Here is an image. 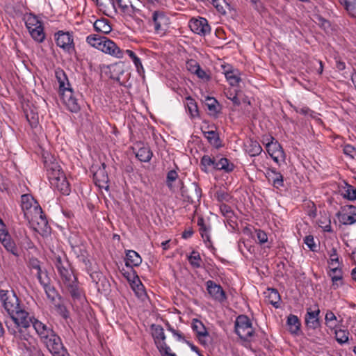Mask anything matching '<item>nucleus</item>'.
<instances>
[{"instance_id":"nucleus-1","label":"nucleus","mask_w":356,"mask_h":356,"mask_svg":"<svg viewBox=\"0 0 356 356\" xmlns=\"http://www.w3.org/2000/svg\"><path fill=\"white\" fill-rule=\"evenodd\" d=\"M0 300L10 318V321H5L10 334L20 339H26L27 330L31 323L29 312L21 307L17 296L13 291L1 289Z\"/></svg>"},{"instance_id":"nucleus-2","label":"nucleus","mask_w":356,"mask_h":356,"mask_svg":"<svg viewBox=\"0 0 356 356\" xmlns=\"http://www.w3.org/2000/svg\"><path fill=\"white\" fill-rule=\"evenodd\" d=\"M21 207L31 227L42 237L44 235V216L40 205L29 194L21 196Z\"/></svg>"},{"instance_id":"nucleus-3","label":"nucleus","mask_w":356,"mask_h":356,"mask_svg":"<svg viewBox=\"0 0 356 356\" xmlns=\"http://www.w3.org/2000/svg\"><path fill=\"white\" fill-rule=\"evenodd\" d=\"M46 175L52 188L63 195L70 194V184L60 165L52 155L46 157Z\"/></svg>"},{"instance_id":"nucleus-4","label":"nucleus","mask_w":356,"mask_h":356,"mask_svg":"<svg viewBox=\"0 0 356 356\" xmlns=\"http://www.w3.org/2000/svg\"><path fill=\"white\" fill-rule=\"evenodd\" d=\"M54 260L62 280L67 287L71 296L74 298L79 297L80 292L76 284V277L70 268L69 262L65 259H62L60 254L55 256Z\"/></svg>"},{"instance_id":"nucleus-5","label":"nucleus","mask_w":356,"mask_h":356,"mask_svg":"<svg viewBox=\"0 0 356 356\" xmlns=\"http://www.w3.org/2000/svg\"><path fill=\"white\" fill-rule=\"evenodd\" d=\"M234 330L236 334L244 341L251 342L254 341L256 336L252 321L245 315H239L236 318Z\"/></svg>"},{"instance_id":"nucleus-6","label":"nucleus","mask_w":356,"mask_h":356,"mask_svg":"<svg viewBox=\"0 0 356 356\" xmlns=\"http://www.w3.org/2000/svg\"><path fill=\"white\" fill-rule=\"evenodd\" d=\"M46 296L50 300V309L62 318L67 319L69 317V312L67 309L64 300L58 293L56 289L46 284Z\"/></svg>"},{"instance_id":"nucleus-7","label":"nucleus","mask_w":356,"mask_h":356,"mask_svg":"<svg viewBox=\"0 0 356 356\" xmlns=\"http://www.w3.org/2000/svg\"><path fill=\"white\" fill-rule=\"evenodd\" d=\"M46 348L53 356H70L60 338L51 329L46 327Z\"/></svg>"},{"instance_id":"nucleus-8","label":"nucleus","mask_w":356,"mask_h":356,"mask_svg":"<svg viewBox=\"0 0 356 356\" xmlns=\"http://www.w3.org/2000/svg\"><path fill=\"white\" fill-rule=\"evenodd\" d=\"M170 18L161 10L153 12L149 25L153 26L154 32L156 34L163 35L168 30L170 24Z\"/></svg>"},{"instance_id":"nucleus-9","label":"nucleus","mask_w":356,"mask_h":356,"mask_svg":"<svg viewBox=\"0 0 356 356\" xmlns=\"http://www.w3.org/2000/svg\"><path fill=\"white\" fill-rule=\"evenodd\" d=\"M26 26L33 39L42 42L44 39L43 23L35 15H29L26 18Z\"/></svg>"},{"instance_id":"nucleus-10","label":"nucleus","mask_w":356,"mask_h":356,"mask_svg":"<svg viewBox=\"0 0 356 356\" xmlns=\"http://www.w3.org/2000/svg\"><path fill=\"white\" fill-rule=\"evenodd\" d=\"M181 195L184 200L190 203H195L201 198L202 190L196 182H192L188 186H184L181 182Z\"/></svg>"},{"instance_id":"nucleus-11","label":"nucleus","mask_w":356,"mask_h":356,"mask_svg":"<svg viewBox=\"0 0 356 356\" xmlns=\"http://www.w3.org/2000/svg\"><path fill=\"white\" fill-rule=\"evenodd\" d=\"M121 10L124 17H130L134 20L138 24H140L143 21L138 17L140 10L134 6L131 0H115Z\"/></svg>"},{"instance_id":"nucleus-12","label":"nucleus","mask_w":356,"mask_h":356,"mask_svg":"<svg viewBox=\"0 0 356 356\" xmlns=\"http://www.w3.org/2000/svg\"><path fill=\"white\" fill-rule=\"evenodd\" d=\"M274 138L270 136L269 138H267V142L266 143V147L268 153L272 157L273 161L279 163L280 161L285 160V153L280 145V144L277 141H274Z\"/></svg>"},{"instance_id":"nucleus-13","label":"nucleus","mask_w":356,"mask_h":356,"mask_svg":"<svg viewBox=\"0 0 356 356\" xmlns=\"http://www.w3.org/2000/svg\"><path fill=\"white\" fill-rule=\"evenodd\" d=\"M56 44L64 51L71 53L74 51L73 36L69 32L59 31L54 35Z\"/></svg>"},{"instance_id":"nucleus-14","label":"nucleus","mask_w":356,"mask_h":356,"mask_svg":"<svg viewBox=\"0 0 356 356\" xmlns=\"http://www.w3.org/2000/svg\"><path fill=\"white\" fill-rule=\"evenodd\" d=\"M60 94L63 104L70 112L77 113L80 111L79 100L72 88L65 90Z\"/></svg>"},{"instance_id":"nucleus-15","label":"nucleus","mask_w":356,"mask_h":356,"mask_svg":"<svg viewBox=\"0 0 356 356\" xmlns=\"http://www.w3.org/2000/svg\"><path fill=\"white\" fill-rule=\"evenodd\" d=\"M206 286L210 297L215 301L223 302L227 300V296L220 284H217L212 280L206 282Z\"/></svg>"},{"instance_id":"nucleus-16","label":"nucleus","mask_w":356,"mask_h":356,"mask_svg":"<svg viewBox=\"0 0 356 356\" xmlns=\"http://www.w3.org/2000/svg\"><path fill=\"white\" fill-rule=\"evenodd\" d=\"M191 30L200 35H206L211 31L210 26L205 18L192 19L189 22Z\"/></svg>"},{"instance_id":"nucleus-17","label":"nucleus","mask_w":356,"mask_h":356,"mask_svg":"<svg viewBox=\"0 0 356 356\" xmlns=\"http://www.w3.org/2000/svg\"><path fill=\"white\" fill-rule=\"evenodd\" d=\"M93 179L96 186L101 188H104L106 191L108 190V176L106 171V164L103 163L102 166L94 172Z\"/></svg>"},{"instance_id":"nucleus-18","label":"nucleus","mask_w":356,"mask_h":356,"mask_svg":"<svg viewBox=\"0 0 356 356\" xmlns=\"http://www.w3.org/2000/svg\"><path fill=\"white\" fill-rule=\"evenodd\" d=\"M103 42L99 49L104 53L110 54L117 58H122L124 52L117 46V44L106 37L103 38Z\"/></svg>"},{"instance_id":"nucleus-19","label":"nucleus","mask_w":356,"mask_h":356,"mask_svg":"<svg viewBox=\"0 0 356 356\" xmlns=\"http://www.w3.org/2000/svg\"><path fill=\"white\" fill-rule=\"evenodd\" d=\"M223 74L230 86H236L241 81V73L238 70L231 65H222Z\"/></svg>"},{"instance_id":"nucleus-20","label":"nucleus","mask_w":356,"mask_h":356,"mask_svg":"<svg viewBox=\"0 0 356 356\" xmlns=\"http://www.w3.org/2000/svg\"><path fill=\"white\" fill-rule=\"evenodd\" d=\"M265 176L273 187L278 189L284 186V177L275 168H268L266 170Z\"/></svg>"},{"instance_id":"nucleus-21","label":"nucleus","mask_w":356,"mask_h":356,"mask_svg":"<svg viewBox=\"0 0 356 356\" xmlns=\"http://www.w3.org/2000/svg\"><path fill=\"white\" fill-rule=\"evenodd\" d=\"M340 222L346 225H350L356 222V207L350 206L348 211H343L337 214Z\"/></svg>"},{"instance_id":"nucleus-22","label":"nucleus","mask_w":356,"mask_h":356,"mask_svg":"<svg viewBox=\"0 0 356 356\" xmlns=\"http://www.w3.org/2000/svg\"><path fill=\"white\" fill-rule=\"evenodd\" d=\"M192 329L196 333V336L200 343L205 345L207 342L204 338L209 336V332L202 322L196 318L193 319Z\"/></svg>"},{"instance_id":"nucleus-23","label":"nucleus","mask_w":356,"mask_h":356,"mask_svg":"<svg viewBox=\"0 0 356 356\" xmlns=\"http://www.w3.org/2000/svg\"><path fill=\"white\" fill-rule=\"evenodd\" d=\"M319 314L320 310L318 309L315 311L307 309L305 315V323L308 327L314 330L320 327Z\"/></svg>"},{"instance_id":"nucleus-24","label":"nucleus","mask_w":356,"mask_h":356,"mask_svg":"<svg viewBox=\"0 0 356 356\" xmlns=\"http://www.w3.org/2000/svg\"><path fill=\"white\" fill-rule=\"evenodd\" d=\"M55 76L58 83L60 93L64 92L65 90L72 88L67 76L62 69L57 68L55 70Z\"/></svg>"},{"instance_id":"nucleus-25","label":"nucleus","mask_w":356,"mask_h":356,"mask_svg":"<svg viewBox=\"0 0 356 356\" xmlns=\"http://www.w3.org/2000/svg\"><path fill=\"white\" fill-rule=\"evenodd\" d=\"M234 169V165L225 157L216 156L215 170H223L225 172H231Z\"/></svg>"},{"instance_id":"nucleus-26","label":"nucleus","mask_w":356,"mask_h":356,"mask_svg":"<svg viewBox=\"0 0 356 356\" xmlns=\"http://www.w3.org/2000/svg\"><path fill=\"white\" fill-rule=\"evenodd\" d=\"M141 262L142 259L138 252L134 250H127L125 260L127 267L138 266Z\"/></svg>"},{"instance_id":"nucleus-27","label":"nucleus","mask_w":356,"mask_h":356,"mask_svg":"<svg viewBox=\"0 0 356 356\" xmlns=\"http://www.w3.org/2000/svg\"><path fill=\"white\" fill-rule=\"evenodd\" d=\"M40 264V261L36 258H31L29 260V267L31 268V273L36 276L39 282L42 285H44L42 278V270Z\"/></svg>"},{"instance_id":"nucleus-28","label":"nucleus","mask_w":356,"mask_h":356,"mask_svg":"<svg viewBox=\"0 0 356 356\" xmlns=\"http://www.w3.org/2000/svg\"><path fill=\"white\" fill-rule=\"evenodd\" d=\"M334 330L335 339L340 345L348 343L350 332L348 330L336 326Z\"/></svg>"},{"instance_id":"nucleus-29","label":"nucleus","mask_w":356,"mask_h":356,"mask_svg":"<svg viewBox=\"0 0 356 356\" xmlns=\"http://www.w3.org/2000/svg\"><path fill=\"white\" fill-rule=\"evenodd\" d=\"M340 192L344 198L351 201L356 200V188L348 183L344 182L341 185Z\"/></svg>"},{"instance_id":"nucleus-30","label":"nucleus","mask_w":356,"mask_h":356,"mask_svg":"<svg viewBox=\"0 0 356 356\" xmlns=\"http://www.w3.org/2000/svg\"><path fill=\"white\" fill-rule=\"evenodd\" d=\"M124 53L129 56V57L132 60L136 71L138 74L142 76H145V69L143 66L142 62L140 59L136 56V54L131 50L127 49Z\"/></svg>"},{"instance_id":"nucleus-31","label":"nucleus","mask_w":356,"mask_h":356,"mask_svg":"<svg viewBox=\"0 0 356 356\" xmlns=\"http://www.w3.org/2000/svg\"><path fill=\"white\" fill-rule=\"evenodd\" d=\"M332 267L330 268V271L328 272L329 276L331 277V280L332 281V284L334 286V289H337L339 287V284L338 282H341L343 278V273L341 268H339L338 266H332Z\"/></svg>"},{"instance_id":"nucleus-32","label":"nucleus","mask_w":356,"mask_h":356,"mask_svg":"<svg viewBox=\"0 0 356 356\" xmlns=\"http://www.w3.org/2000/svg\"><path fill=\"white\" fill-rule=\"evenodd\" d=\"M94 28L96 31L101 32L104 34L109 33L112 30L108 20L105 18L97 19L94 23Z\"/></svg>"},{"instance_id":"nucleus-33","label":"nucleus","mask_w":356,"mask_h":356,"mask_svg":"<svg viewBox=\"0 0 356 356\" xmlns=\"http://www.w3.org/2000/svg\"><path fill=\"white\" fill-rule=\"evenodd\" d=\"M152 152L148 146H142L136 152V156L141 162H149L152 157Z\"/></svg>"},{"instance_id":"nucleus-34","label":"nucleus","mask_w":356,"mask_h":356,"mask_svg":"<svg viewBox=\"0 0 356 356\" xmlns=\"http://www.w3.org/2000/svg\"><path fill=\"white\" fill-rule=\"evenodd\" d=\"M246 152L250 156H256L259 155L261 151L262 148L259 143L257 140H249L248 141V144L245 145Z\"/></svg>"},{"instance_id":"nucleus-35","label":"nucleus","mask_w":356,"mask_h":356,"mask_svg":"<svg viewBox=\"0 0 356 356\" xmlns=\"http://www.w3.org/2000/svg\"><path fill=\"white\" fill-rule=\"evenodd\" d=\"M286 324L292 334H297L300 328V322L297 316L290 314L287 318Z\"/></svg>"},{"instance_id":"nucleus-36","label":"nucleus","mask_w":356,"mask_h":356,"mask_svg":"<svg viewBox=\"0 0 356 356\" xmlns=\"http://www.w3.org/2000/svg\"><path fill=\"white\" fill-rule=\"evenodd\" d=\"M131 286L138 298L142 300H144L146 298L147 294L144 286L138 279L137 280H134L131 284Z\"/></svg>"},{"instance_id":"nucleus-37","label":"nucleus","mask_w":356,"mask_h":356,"mask_svg":"<svg viewBox=\"0 0 356 356\" xmlns=\"http://www.w3.org/2000/svg\"><path fill=\"white\" fill-rule=\"evenodd\" d=\"M204 137L208 142L214 147L219 148L222 146L218 133L214 131H203Z\"/></svg>"},{"instance_id":"nucleus-38","label":"nucleus","mask_w":356,"mask_h":356,"mask_svg":"<svg viewBox=\"0 0 356 356\" xmlns=\"http://www.w3.org/2000/svg\"><path fill=\"white\" fill-rule=\"evenodd\" d=\"M152 337L154 338L156 346L157 345V342H161L165 341V335L164 333L163 328L159 325H152Z\"/></svg>"},{"instance_id":"nucleus-39","label":"nucleus","mask_w":356,"mask_h":356,"mask_svg":"<svg viewBox=\"0 0 356 356\" xmlns=\"http://www.w3.org/2000/svg\"><path fill=\"white\" fill-rule=\"evenodd\" d=\"M104 36H101L97 34H91L87 36L86 42L91 47L99 50L103 42Z\"/></svg>"},{"instance_id":"nucleus-40","label":"nucleus","mask_w":356,"mask_h":356,"mask_svg":"<svg viewBox=\"0 0 356 356\" xmlns=\"http://www.w3.org/2000/svg\"><path fill=\"white\" fill-rule=\"evenodd\" d=\"M267 298L268 302L275 307H279V302L280 300V296L277 290L275 289H268Z\"/></svg>"},{"instance_id":"nucleus-41","label":"nucleus","mask_w":356,"mask_h":356,"mask_svg":"<svg viewBox=\"0 0 356 356\" xmlns=\"http://www.w3.org/2000/svg\"><path fill=\"white\" fill-rule=\"evenodd\" d=\"M188 260L192 267L199 268L202 266V259L198 252L193 250L188 257Z\"/></svg>"},{"instance_id":"nucleus-42","label":"nucleus","mask_w":356,"mask_h":356,"mask_svg":"<svg viewBox=\"0 0 356 356\" xmlns=\"http://www.w3.org/2000/svg\"><path fill=\"white\" fill-rule=\"evenodd\" d=\"M31 324H32L36 333L40 337L41 339L44 338V324L37 319L30 316Z\"/></svg>"},{"instance_id":"nucleus-43","label":"nucleus","mask_w":356,"mask_h":356,"mask_svg":"<svg viewBox=\"0 0 356 356\" xmlns=\"http://www.w3.org/2000/svg\"><path fill=\"white\" fill-rule=\"evenodd\" d=\"M216 159V157L211 158L209 155L203 156L200 161L202 170L204 172H207V168L209 167H213L215 169Z\"/></svg>"},{"instance_id":"nucleus-44","label":"nucleus","mask_w":356,"mask_h":356,"mask_svg":"<svg viewBox=\"0 0 356 356\" xmlns=\"http://www.w3.org/2000/svg\"><path fill=\"white\" fill-rule=\"evenodd\" d=\"M156 346L161 356H177L175 353L172 352L171 348L165 341L157 342Z\"/></svg>"},{"instance_id":"nucleus-45","label":"nucleus","mask_w":356,"mask_h":356,"mask_svg":"<svg viewBox=\"0 0 356 356\" xmlns=\"http://www.w3.org/2000/svg\"><path fill=\"white\" fill-rule=\"evenodd\" d=\"M193 63H194V67L195 68L194 70V74H195L197 77L201 79L209 81L210 79L209 75H208L207 72L200 67V65L196 61L191 60L189 65L192 66Z\"/></svg>"},{"instance_id":"nucleus-46","label":"nucleus","mask_w":356,"mask_h":356,"mask_svg":"<svg viewBox=\"0 0 356 356\" xmlns=\"http://www.w3.org/2000/svg\"><path fill=\"white\" fill-rule=\"evenodd\" d=\"M187 101V108L188 109L189 113L192 117H196L198 115V108L197 104L192 97H186Z\"/></svg>"},{"instance_id":"nucleus-47","label":"nucleus","mask_w":356,"mask_h":356,"mask_svg":"<svg viewBox=\"0 0 356 356\" xmlns=\"http://www.w3.org/2000/svg\"><path fill=\"white\" fill-rule=\"evenodd\" d=\"M318 224L324 232H332L330 218L327 216H322L318 220Z\"/></svg>"},{"instance_id":"nucleus-48","label":"nucleus","mask_w":356,"mask_h":356,"mask_svg":"<svg viewBox=\"0 0 356 356\" xmlns=\"http://www.w3.org/2000/svg\"><path fill=\"white\" fill-rule=\"evenodd\" d=\"M343 6L348 14L356 19V0H349Z\"/></svg>"},{"instance_id":"nucleus-49","label":"nucleus","mask_w":356,"mask_h":356,"mask_svg":"<svg viewBox=\"0 0 356 356\" xmlns=\"http://www.w3.org/2000/svg\"><path fill=\"white\" fill-rule=\"evenodd\" d=\"M325 324L331 329L335 327L337 325L334 322L337 321L335 314L332 311H327L325 316Z\"/></svg>"},{"instance_id":"nucleus-50","label":"nucleus","mask_w":356,"mask_h":356,"mask_svg":"<svg viewBox=\"0 0 356 356\" xmlns=\"http://www.w3.org/2000/svg\"><path fill=\"white\" fill-rule=\"evenodd\" d=\"M206 105L210 112L212 113H216L218 112V103L216 99L213 97H207Z\"/></svg>"},{"instance_id":"nucleus-51","label":"nucleus","mask_w":356,"mask_h":356,"mask_svg":"<svg viewBox=\"0 0 356 356\" xmlns=\"http://www.w3.org/2000/svg\"><path fill=\"white\" fill-rule=\"evenodd\" d=\"M215 197L220 202H229L231 199L229 194L222 189L216 191L215 193Z\"/></svg>"},{"instance_id":"nucleus-52","label":"nucleus","mask_w":356,"mask_h":356,"mask_svg":"<svg viewBox=\"0 0 356 356\" xmlns=\"http://www.w3.org/2000/svg\"><path fill=\"white\" fill-rule=\"evenodd\" d=\"M178 177L177 172L174 170H170L166 177V184L170 189L172 188V182L175 181Z\"/></svg>"},{"instance_id":"nucleus-53","label":"nucleus","mask_w":356,"mask_h":356,"mask_svg":"<svg viewBox=\"0 0 356 356\" xmlns=\"http://www.w3.org/2000/svg\"><path fill=\"white\" fill-rule=\"evenodd\" d=\"M220 210L222 215L227 218H231L234 215V212L232 210L231 207L226 204H221L220 205Z\"/></svg>"},{"instance_id":"nucleus-54","label":"nucleus","mask_w":356,"mask_h":356,"mask_svg":"<svg viewBox=\"0 0 356 356\" xmlns=\"http://www.w3.org/2000/svg\"><path fill=\"white\" fill-rule=\"evenodd\" d=\"M1 243L8 251L12 252L15 255L17 254L16 247L15 243L11 241L10 237L6 239H3Z\"/></svg>"},{"instance_id":"nucleus-55","label":"nucleus","mask_w":356,"mask_h":356,"mask_svg":"<svg viewBox=\"0 0 356 356\" xmlns=\"http://www.w3.org/2000/svg\"><path fill=\"white\" fill-rule=\"evenodd\" d=\"M201 236L208 247L211 245V241L209 235V230L207 227L200 228Z\"/></svg>"},{"instance_id":"nucleus-56","label":"nucleus","mask_w":356,"mask_h":356,"mask_svg":"<svg viewBox=\"0 0 356 356\" xmlns=\"http://www.w3.org/2000/svg\"><path fill=\"white\" fill-rule=\"evenodd\" d=\"M165 325L167 330L170 331L173 334V336L177 338L178 341H186L184 337L179 331L174 329L169 323H167Z\"/></svg>"},{"instance_id":"nucleus-57","label":"nucleus","mask_w":356,"mask_h":356,"mask_svg":"<svg viewBox=\"0 0 356 356\" xmlns=\"http://www.w3.org/2000/svg\"><path fill=\"white\" fill-rule=\"evenodd\" d=\"M256 234H257V238L261 245H262L268 241V236L265 232H264L261 229H257Z\"/></svg>"},{"instance_id":"nucleus-58","label":"nucleus","mask_w":356,"mask_h":356,"mask_svg":"<svg viewBox=\"0 0 356 356\" xmlns=\"http://www.w3.org/2000/svg\"><path fill=\"white\" fill-rule=\"evenodd\" d=\"M328 262L330 266H335L336 264H339V257L335 248L332 249L330 253V260Z\"/></svg>"},{"instance_id":"nucleus-59","label":"nucleus","mask_w":356,"mask_h":356,"mask_svg":"<svg viewBox=\"0 0 356 356\" xmlns=\"http://www.w3.org/2000/svg\"><path fill=\"white\" fill-rule=\"evenodd\" d=\"M305 243L307 245V247L312 251L315 250V248L316 247L314 237L312 235L307 236L305 238Z\"/></svg>"},{"instance_id":"nucleus-60","label":"nucleus","mask_w":356,"mask_h":356,"mask_svg":"<svg viewBox=\"0 0 356 356\" xmlns=\"http://www.w3.org/2000/svg\"><path fill=\"white\" fill-rule=\"evenodd\" d=\"M343 153L347 155V156H350L351 158H353L354 157V155L356 153V149L355 148L351 145H346L344 147H343Z\"/></svg>"},{"instance_id":"nucleus-61","label":"nucleus","mask_w":356,"mask_h":356,"mask_svg":"<svg viewBox=\"0 0 356 356\" xmlns=\"http://www.w3.org/2000/svg\"><path fill=\"white\" fill-rule=\"evenodd\" d=\"M295 111L297 113H299L302 114L304 115H311L312 113H313V111L312 110H310L307 106H305V107H302V108H296Z\"/></svg>"},{"instance_id":"nucleus-62","label":"nucleus","mask_w":356,"mask_h":356,"mask_svg":"<svg viewBox=\"0 0 356 356\" xmlns=\"http://www.w3.org/2000/svg\"><path fill=\"white\" fill-rule=\"evenodd\" d=\"M250 3H252L254 9H256L258 11H261L264 8L263 3L261 2L260 0H250Z\"/></svg>"},{"instance_id":"nucleus-63","label":"nucleus","mask_w":356,"mask_h":356,"mask_svg":"<svg viewBox=\"0 0 356 356\" xmlns=\"http://www.w3.org/2000/svg\"><path fill=\"white\" fill-rule=\"evenodd\" d=\"M336 67L340 71L343 70L346 68V64L344 62L337 60L336 61Z\"/></svg>"},{"instance_id":"nucleus-64","label":"nucleus","mask_w":356,"mask_h":356,"mask_svg":"<svg viewBox=\"0 0 356 356\" xmlns=\"http://www.w3.org/2000/svg\"><path fill=\"white\" fill-rule=\"evenodd\" d=\"M10 236L6 232L4 228L0 229V241L2 242L3 239L9 238Z\"/></svg>"}]
</instances>
